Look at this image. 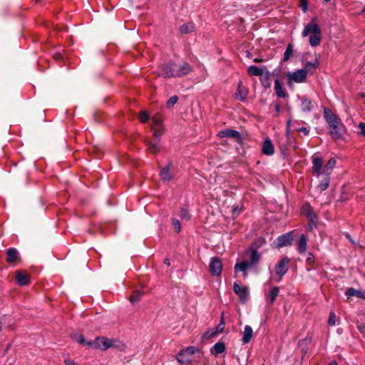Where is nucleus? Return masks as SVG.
<instances>
[{"mask_svg":"<svg viewBox=\"0 0 365 365\" xmlns=\"http://www.w3.org/2000/svg\"><path fill=\"white\" fill-rule=\"evenodd\" d=\"M192 71V67L187 62L182 63H168L159 68L158 76L168 78L182 77Z\"/></svg>","mask_w":365,"mask_h":365,"instance_id":"nucleus-1","label":"nucleus"},{"mask_svg":"<svg viewBox=\"0 0 365 365\" xmlns=\"http://www.w3.org/2000/svg\"><path fill=\"white\" fill-rule=\"evenodd\" d=\"M324 118L328 123L329 133L334 140L342 138L344 127L340 118L334 115L329 109L324 110Z\"/></svg>","mask_w":365,"mask_h":365,"instance_id":"nucleus-2","label":"nucleus"},{"mask_svg":"<svg viewBox=\"0 0 365 365\" xmlns=\"http://www.w3.org/2000/svg\"><path fill=\"white\" fill-rule=\"evenodd\" d=\"M309 35H310L309 42L312 46H317L320 44L322 30L314 20L306 25L302 33V37H307Z\"/></svg>","mask_w":365,"mask_h":365,"instance_id":"nucleus-3","label":"nucleus"},{"mask_svg":"<svg viewBox=\"0 0 365 365\" xmlns=\"http://www.w3.org/2000/svg\"><path fill=\"white\" fill-rule=\"evenodd\" d=\"M261 258L260 254L255 249L250 250V259L237 262L235 265V272H242L244 277H247L246 270L256 266Z\"/></svg>","mask_w":365,"mask_h":365,"instance_id":"nucleus-4","label":"nucleus"},{"mask_svg":"<svg viewBox=\"0 0 365 365\" xmlns=\"http://www.w3.org/2000/svg\"><path fill=\"white\" fill-rule=\"evenodd\" d=\"M115 340L113 339H108L105 336H98L93 341H90L88 343V348L98 349L103 351L107 350L111 347H115Z\"/></svg>","mask_w":365,"mask_h":365,"instance_id":"nucleus-5","label":"nucleus"},{"mask_svg":"<svg viewBox=\"0 0 365 365\" xmlns=\"http://www.w3.org/2000/svg\"><path fill=\"white\" fill-rule=\"evenodd\" d=\"M301 210L302 213L309 220V229L310 230H312L317 224V216L314 212L313 208L309 204L306 203L302 207Z\"/></svg>","mask_w":365,"mask_h":365,"instance_id":"nucleus-6","label":"nucleus"},{"mask_svg":"<svg viewBox=\"0 0 365 365\" xmlns=\"http://www.w3.org/2000/svg\"><path fill=\"white\" fill-rule=\"evenodd\" d=\"M200 350L195 346H189L186 349L180 351L176 357L181 364L189 363L192 361L191 356Z\"/></svg>","mask_w":365,"mask_h":365,"instance_id":"nucleus-7","label":"nucleus"},{"mask_svg":"<svg viewBox=\"0 0 365 365\" xmlns=\"http://www.w3.org/2000/svg\"><path fill=\"white\" fill-rule=\"evenodd\" d=\"M151 128L155 138H158L162 135L163 130V118L160 114H155L152 118Z\"/></svg>","mask_w":365,"mask_h":365,"instance_id":"nucleus-8","label":"nucleus"},{"mask_svg":"<svg viewBox=\"0 0 365 365\" xmlns=\"http://www.w3.org/2000/svg\"><path fill=\"white\" fill-rule=\"evenodd\" d=\"M324 166L323 159L317 155H314L312 156V170L313 173L317 175V177L325 175Z\"/></svg>","mask_w":365,"mask_h":365,"instance_id":"nucleus-9","label":"nucleus"},{"mask_svg":"<svg viewBox=\"0 0 365 365\" xmlns=\"http://www.w3.org/2000/svg\"><path fill=\"white\" fill-rule=\"evenodd\" d=\"M289 262V259L287 257H284L277 264L275 272L276 274L279 276V279L287 272Z\"/></svg>","mask_w":365,"mask_h":365,"instance_id":"nucleus-10","label":"nucleus"},{"mask_svg":"<svg viewBox=\"0 0 365 365\" xmlns=\"http://www.w3.org/2000/svg\"><path fill=\"white\" fill-rule=\"evenodd\" d=\"M210 272L214 276H220L222 270V263L220 258L212 257L210 262Z\"/></svg>","mask_w":365,"mask_h":365,"instance_id":"nucleus-11","label":"nucleus"},{"mask_svg":"<svg viewBox=\"0 0 365 365\" xmlns=\"http://www.w3.org/2000/svg\"><path fill=\"white\" fill-rule=\"evenodd\" d=\"M307 76V74L306 73V71L298 69L294 73H288L287 76L289 81L300 83L306 81Z\"/></svg>","mask_w":365,"mask_h":365,"instance_id":"nucleus-12","label":"nucleus"},{"mask_svg":"<svg viewBox=\"0 0 365 365\" xmlns=\"http://www.w3.org/2000/svg\"><path fill=\"white\" fill-rule=\"evenodd\" d=\"M217 136L219 138H232L236 141H240L241 140V134L240 132L228 128L220 130L217 133Z\"/></svg>","mask_w":365,"mask_h":365,"instance_id":"nucleus-13","label":"nucleus"},{"mask_svg":"<svg viewBox=\"0 0 365 365\" xmlns=\"http://www.w3.org/2000/svg\"><path fill=\"white\" fill-rule=\"evenodd\" d=\"M233 290L235 293L238 295L242 302H246L249 295L247 287H241L237 282H235L233 284Z\"/></svg>","mask_w":365,"mask_h":365,"instance_id":"nucleus-14","label":"nucleus"},{"mask_svg":"<svg viewBox=\"0 0 365 365\" xmlns=\"http://www.w3.org/2000/svg\"><path fill=\"white\" fill-rule=\"evenodd\" d=\"M292 232H289L285 235H282L279 236L276 241L277 243V247H282L287 245H292Z\"/></svg>","mask_w":365,"mask_h":365,"instance_id":"nucleus-15","label":"nucleus"},{"mask_svg":"<svg viewBox=\"0 0 365 365\" xmlns=\"http://www.w3.org/2000/svg\"><path fill=\"white\" fill-rule=\"evenodd\" d=\"M160 176L163 181H170L173 178V175L171 172V164H168L161 169Z\"/></svg>","mask_w":365,"mask_h":365,"instance_id":"nucleus-16","label":"nucleus"},{"mask_svg":"<svg viewBox=\"0 0 365 365\" xmlns=\"http://www.w3.org/2000/svg\"><path fill=\"white\" fill-rule=\"evenodd\" d=\"M262 153L266 155H272L274 153V148L270 139H266L262 147Z\"/></svg>","mask_w":365,"mask_h":365,"instance_id":"nucleus-17","label":"nucleus"},{"mask_svg":"<svg viewBox=\"0 0 365 365\" xmlns=\"http://www.w3.org/2000/svg\"><path fill=\"white\" fill-rule=\"evenodd\" d=\"M16 280L19 285L25 286L30 283V277L27 274L18 271L16 273Z\"/></svg>","mask_w":365,"mask_h":365,"instance_id":"nucleus-18","label":"nucleus"},{"mask_svg":"<svg viewBox=\"0 0 365 365\" xmlns=\"http://www.w3.org/2000/svg\"><path fill=\"white\" fill-rule=\"evenodd\" d=\"M248 93V90L246 87L243 86L242 83L240 82L237 86V90L235 93V97L240 100L241 101H243L246 99V97Z\"/></svg>","mask_w":365,"mask_h":365,"instance_id":"nucleus-19","label":"nucleus"},{"mask_svg":"<svg viewBox=\"0 0 365 365\" xmlns=\"http://www.w3.org/2000/svg\"><path fill=\"white\" fill-rule=\"evenodd\" d=\"M253 336V331L250 326L246 325L245 327V330L243 332V336H242V342L244 344H247L250 341Z\"/></svg>","mask_w":365,"mask_h":365,"instance_id":"nucleus-20","label":"nucleus"},{"mask_svg":"<svg viewBox=\"0 0 365 365\" xmlns=\"http://www.w3.org/2000/svg\"><path fill=\"white\" fill-rule=\"evenodd\" d=\"M319 57L318 58H316L314 61V62H307L305 64H304V68L303 69L304 71H306V73L307 74V73L310 72L311 73H312L314 72V71L318 68L319 66Z\"/></svg>","mask_w":365,"mask_h":365,"instance_id":"nucleus-21","label":"nucleus"},{"mask_svg":"<svg viewBox=\"0 0 365 365\" xmlns=\"http://www.w3.org/2000/svg\"><path fill=\"white\" fill-rule=\"evenodd\" d=\"M274 90L279 98H285L287 95V93L283 89L282 83L277 78L274 81Z\"/></svg>","mask_w":365,"mask_h":365,"instance_id":"nucleus-22","label":"nucleus"},{"mask_svg":"<svg viewBox=\"0 0 365 365\" xmlns=\"http://www.w3.org/2000/svg\"><path fill=\"white\" fill-rule=\"evenodd\" d=\"M307 240L305 235L302 234L301 235L298 245H297V250L299 253L302 254L304 253L307 250Z\"/></svg>","mask_w":365,"mask_h":365,"instance_id":"nucleus-23","label":"nucleus"},{"mask_svg":"<svg viewBox=\"0 0 365 365\" xmlns=\"http://www.w3.org/2000/svg\"><path fill=\"white\" fill-rule=\"evenodd\" d=\"M18 259V251L15 248H9L6 251V262L13 263Z\"/></svg>","mask_w":365,"mask_h":365,"instance_id":"nucleus-24","label":"nucleus"},{"mask_svg":"<svg viewBox=\"0 0 365 365\" xmlns=\"http://www.w3.org/2000/svg\"><path fill=\"white\" fill-rule=\"evenodd\" d=\"M345 294L348 297L356 296L358 298L365 299V292H361L360 290L355 289L353 287L349 288L346 291Z\"/></svg>","mask_w":365,"mask_h":365,"instance_id":"nucleus-25","label":"nucleus"},{"mask_svg":"<svg viewBox=\"0 0 365 365\" xmlns=\"http://www.w3.org/2000/svg\"><path fill=\"white\" fill-rule=\"evenodd\" d=\"M336 165V160L335 158H332L328 160V162L324 165V172L325 173V175H329L331 173L334 168Z\"/></svg>","mask_w":365,"mask_h":365,"instance_id":"nucleus-26","label":"nucleus"},{"mask_svg":"<svg viewBox=\"0 0 365 365\" xmlns=\"http://www.w3.org/2000/svg\"><path fill=\"white\" fill-rule=\"evenodd\" d=\"M146 145L147 151L152 154H157L160 150V147L157 143L146 141Z\"/></svg>","mask_w":365,"mask_h":365,"instance_id":"nucleus-27","label":"nucleus"},{"mask_svg":"<svg viewBox=\"0 0 365 365\" xmlns=\"http://www.w3.org/2000/svg\"><path fill=\"white\" fill-rule=\"evenodd\" d=\"M301 107L304 112H310L314 108V104L311 100L303 98L302 101Z\"/></svg>","mask_w":365,"mask_h":365,"instance_id":"nucleus-28","label":"nucleus"},{"mask_svg":"<svg viewBox=\"0 0 365 365\" xmlns=\"http://www.w3.org/2000/svg\"><path fill=\"white\" fill-rule=\"evenodd\" d=\"M322 179L320 180L319 187L321 191L327 190L329 185L330 177L329 175H322Z\"/></svg>","mask_w":365,"mask_h":365,"instance_id":"nucleus-29","label":"nucleus"},{"mask_svg":"<svg viewBox=\"0 0 365 365\" xmlns=\"http://www.w3.org/2000/svg\"><path fill=\"white\" fill-rule=\"evenodd\" d=\"M247 73L250 76H260L263 74V70L256 66H251L247 68Z\"/></svg>","mask_w":365,"mask_h":365,"instance_id":"nucleus-30","label":"nucleus"},{"mask_svg":"<svg viewBox=\"0 0 365 365\" xmlns=\"http://www.w3.org/2000/svg\"><path fill=\"white\" fill-rule=\"evenodd\" d=\"M195 26L192 23H186L180 27L181 34H185L194 31Z\"/></svg>","mask_w":365,"mask_h":365,"instance_id":"nucleus-31","label":"nucleus"},{"mask_svg":"<svg viewBox=\"0 0 365 365\" xmlns=\"http://www.w3.org/2000/svg\"><path fill=\"white\" fill-rule=\"evenodd\" d=\"M143 294V292L140 290H135L130 295L129 299L132 304L136 303L140 301L141 297Z\"/></svg>","mask_w":365,"mask_h":365,"instance_id":"nucleus-32","label":"nucleus"},{"mask_svg":"<svg viewBox=\"0 0 365 365\" xmlns=\"http://www.w3.org/2000/svg\"><path fill=\"white\" fill-rule=\"evenodd\" d=\"M279 292V289L278 287H274L269 294V301L270 304H273L274 301L276 300V298L277 297Z\"/></svg>","mask_w":365,"mask_h":365,"instance_id":"nucleus-33","label":"nucleus"},{"mask_svg":"<svg viewBox=\"0 0 365 365\" xmlns=\"http://www.w3.org/2000/svg\"><path fill=\"white\" fill-rule=\"evenodd\" d=\"M212 349L217 354H222L225 350V345L223 342H217L213 346Z\"/></svg>","mask_w":365,"mask_h":365,"instance_id":"nucleus-34","label":"nucleus"},{"mask_svg":"<svg viewBox=\"0 0 365 365\" xmlns=\"http://www.w3.org/2000/svg\"><path fill=\"white\" fill-rule=\"evenodd\" d=\"M293 46L291 43H289L287 48H286V51L284 53V58H283V61H287L289 59L290 56L292 55L293 53Z\"/></svg>","mask_w":365,"mask_h":365,"instance_id":"nucleus-35","label":"nucleus"},{"mask_svg":"<svg viewBox=\"0 0 365 365\" xmlns=\"http://www.w3.org/2000/svg\"><path fill=\"white\" fill-rule=\"evenodd\" d=\"M138 117L142 123H146L150 118V115L146 110L140 111Z\"/></svg>","mask_w":365,"mask_h":365,"instance_id":"nucleus-36","label":"nucleus"},{"mask_svg":"<svg viewBox=\"0 0 365 365\" xmlns=\"http://www.w3.org/2000/svg\"><path fill=\"white\" fill-rule=\"evenodd\" d=\"M180 217L187 220H190V215L187 209L182 208L180 210Z\"/></svg>","mask_w":365,"mask_h":365,"instance_id":"nucleus-37","label":"nucleus"},{"mask_svg":"<svg viewBox=\"0 0 365 365\" xmlns=\"http://www.w3.org/2000/svg\"><path fill=\"white\" fill-rule=\"evenodd\" d=\"M328 324L330 326H334L336 324V315L334 312H331L329 314V319H328Z\"/></svg>","mask_w":365,"mask_h":365,"instance_id":"nucleus-38","label":"nucleus"},{"mask_svg":"<svg viewBox=\"0 0 365 365\" xmlns=\"http://www.w3.org/2000/svg\"><path fill=\"white\" fill-rule=\"evenodd\" d=\"M172 223H173V226L174 227V228L176 230V232L178 233L180 232V222L179 220L173 218V221H172Z\"/></svg>","mask_w":365,"mask_h":365,"instance_id":"nucleus-39","label":"nucleus"},{"mask_svg":"<svg viewBox=\"0 0 365 365\" xmlns=\"http://www.w3.org/2000/svg\"><path fill=\"white\" fill-rule=\"evenodd\" d=\"M178 101V97L176 96H172L169 98L167 102L168 107L173 106Z\"/></svg>","mask_w":365,"mask_h":365,"instance_id":"nucleus-40","label":"nucleus"},{"mask_svg":"<svg viewBox=\"0 0 365 365\" xmlns=\"http://www.w3.org/2000/svg\"><path fill=\"white\" fill-rule=\"evenodd\" d=\"M224 327H225V322L223 321V319L222 318L220 323L216 327L215 333L219 334V333L222 332V331L224 330Z\"/></svg>","mask_w":365,"mask_h":365,"instance_id":"nucleus-41","label":"nucleus"},{"mask_svg":"<svg viewBox=\"0 0 365 365\" xmlns=\"http://www.w3.org/2000/svg\"><path fill=\"white\" fill-rule=\"evenodd\" d=\"M306 262L309 265H312L314 263L315 259L314 255L311 252L308 253Z\"/></svg>","mask_w":365,"mask_h":365,"instance_id":"nucleus-42","label":"nucleus"},{"mask_svg":"<svg viewBox=\"0 0 365 365\" xmlns=\"http://www.w3.org/2000/svg\"><path fill=\"white\" fill-rule=\"evenodd\" d=\"M77 341L83 346H88V343H89L90 341H86L82 335H80Z\"/></svg>","mask_w":365,"mask_h":365,"instance_id":"nucleus-43","label":"nucleus"},{"mask_svg":"<svg viewBox=\"0 0 365 365\" xmlns=\"http://www.w3.org/2000/svg\"><path fill=\"white\" fill-rule=\"evenodd\" d=\"M300 7L302 8L304 12H306L307 10V0H299Z\"/></svg>","mask_w":365,"mask_h":365,"instance_id":"nucleus-44","label":"nucleus"},{"mask_svg":"<svg viewBox=\"0 0 365 365\" xmlns=\"http://www.w3.org/2000/svg\"><path fill=\"white\" fill-rule=\"evenodd\" d=\"M273 105H274V110H275V112H276L275 116H278L279 113V112L281 110V105L278 102H274Z\"/></svg>","mask_w":365,"mask_h":365,"instance_id":"nucleus-45","label":"nucleus"},{"mask_svg":"<svg viewBox=\"0 0 365 365\" xmlns=\"http://www.w3.org/2000/svg\"><path fill=\"white\" fill-rule=\"evenodd\" d=\"M269 74L267 75V76L265 77V78L262 81V85L265 87V88H269L270 87V83L269 81Z\"/></svg>","mask_w":365,"mask_h":365,"instance_id":"nucleus-46","label":"nucleus"},{"mask_svg":"<svg viewBox=\"0 0 365 365\" xmlns=\"http://www.w3.org/2000/svg\"><path fill=\"white\" fill-rule=\"evenodd\" d=\"M216 334H217V333H215V331H207L204 334V337L205 338H211V337H213L214 336H215Z\"/></svg>","mask_w":365,"mask_h":365,"instance_id":"nucleus-47","label":"nucleus"},{"mask_svg":"<svg viewBox=\"0 0 365 365\" xmlns=\"http://www.w3.org/2000/svg\"><path fill=\"white\" fill-rule=\"evenodd\" d=\"M359 128H360V133L362 135L365 136V123H360L359 125Z\"/></svg>","mask_w":365,"mask_h":365,"instance_id":"nucleus-48","label":"nucleus"},{"mask_svg":"<svg viewBox=\"0 0 365 365\" xmlns=\"http://www.w3.org/2000/svg\"><path fill=\"white\" fill-rule=\"evenodd\" d=\"M298 130L299 132L303 133L306 135H308L309 133V130L307 128H305V127L300 128Z\"/></svg>","mask_w":365,"mask_h":365,"instance_id":"nucleus-49","label":"nucleus"},{"mask_svg":"<svg viewBox=\"0 0 365 365\" xmlns=\"http://www.w3.org/2000/svg\"><path fill=\"white\" fill-rule=\"evenodd\" d=\"M64 362L66 365H76V364L70 359H66Z\"/></svg>","mask_w":365,"mask_h":365,"instance_id":"nucleus-50","label":"nucleus"},{"mask_svg":"<svg viewBox=\"0 0 365 365\" xmlns=\"http://www.w3.org/2000/svg\"><path fill=\"white\" fill-rule=\"evenodd\" d=\"M240 212H241V210H239L237 206L232 207V212H233V214H237L238 215Z\"/></svg>","mask_w":365,"mask_h":365,"instance_id":"nucleus-51","label":"nucleus"},{"mask_svg":"<svg viewBox=\"0 0 365 365\" xmlns=\"http://www.w3.org/2000/svg\"><path fill=\"white\" fill-rule=\"evenodd\" d=\"M164 263H165V264H167L168 266H169V265H170V260H169V259H168V258H167V259H164Z\"/></svg>","mask_w":365,"mask_h":365,"instance_id":"nucleus-52","label":"nucleus"},{"mask_svg":"<svg viewBox=\"0 0 365 365\" xmlns=\"http://www.w3.org/2000/svg\"><path fill=\"white\" fill-rule=\"evenodd\" d=\"M255 62H257V63H259V62H262V59H260V58H255L254 60Z\"/></svg>","mask_w":365,"mask_h":365,"instance_id":"nucleus-53","label":"nucleus"},{"mask_svg":"<svg viewBox=\"0 0 365 365\" xmlns=\"http://www.w3.org/2000/svg\"><path fill=\"white\" fill-rule=\"evenodd\" d=\"M329 365H338L336 361H331Z\"/></svg>","mask_w":365,"mask_h":365,"instance_id":"nucleus-54","label":"nucleus"},{"mask_svg":"<svg viewBox=\"0 0 365 365\" xmlns=\"http://www.w3.org/2000/svg\"><path fill=\"white\" fill-rule=\"evenodd\" d=\"M1 331V324L0 323V331Z\"/></svg>","mask_w":365,"mask_h":365,"instance_id":"nucleus-55","label":"nucleus"},{"mask_svg":"<svg viewBox=\"0 0 365 365\" xmlns=\"http://www.w3.org/2000/svg\"><path fill=\"white\" fill-rule=\"evenodd\" d=\"M326 2H329L330 0H324Z\"/></svg>","mask_w":365,"mask_h":365,"instance_id":"nucleus-56","label":"nucleus"}]
</instances>
